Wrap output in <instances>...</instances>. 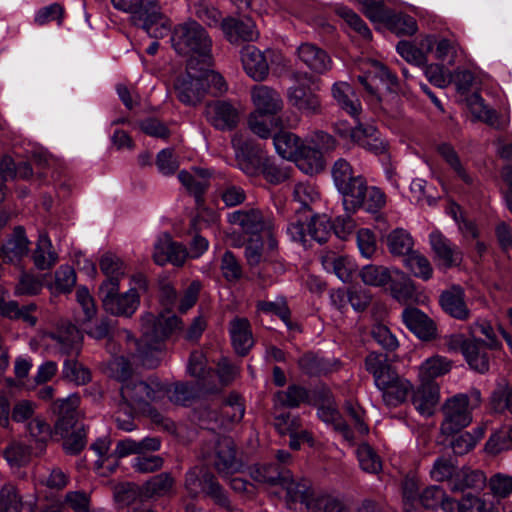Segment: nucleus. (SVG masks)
Wrapping results in <instances>:
<instances>
[{
  "label": "nucleus",
  "mask_w": 512,
  "mask_h": 512,
  "mask_svg": "<svg viewBox=\"0 0 512 512\" xmlns=\"http://www.w3.org/2000/svg\"><path fill=\"white\" fill-rule=\"evenodd\" d=\"M257 310L265 314L277 315L289 329L292 328L290 310L284 297H277L275 301H259Z\"/></svg>",
  "instance_id": "nucleus-57"
},
{
  "label": "nucleus",
  "mask_w": 512,
  "mask_h": 512,
  "mask_svg": "<svg viewBox=\"0 0 512 512\" xmlns=\"http://www.w3.org/2000/svg\"><path fill=\"white\" fill-rule=\"evenodd\" d=\"M512 447V427L503 428L491 435L486 443V450L492 454H497L503 450Z\"/></svg>",
  "instance_id": "nucleus-64"
},
{
  "label": "nucleus",
  "mask_w": 512,
  "mask_h": 512,
  "mask_svg": "<svg viewBox=\"0 0 512 512\" xmlns=\"http://www.w3.org/2000/svg\"><path fill=\"white\" fill-rule=\"evenodd\" d=\"M280 118L274 115L252 112L248 119L250 130L263 139L270 137L272 129L280 126Z\"/></svg>",
  "instance_id": "nucleus-44"
},
{
  "label": "nucleus",
  "mask_w": 512,
  "mask_h": 512,
  "mask_svg": "<svg viewBox=\"0 0 512 512\" xmlns=\"http://www.w3.org/2000/svg\"><path fill=\"white\" fill-rule=\"evenodd\" d=\"M288 471L278 464H261L251 469V477L257 482L274 486L286 479Z\"/></svg>",
  "instance_id": "nucleus-43"
},
{
  "label": "nucleus",
  "mask_w": 512,
  "mask_h": 512,
  "mask_svg": "<svg viewBox=\"0 0 512 512\" xmlns=\"http://www.w3.org/2000/svg\"><path fill=\"white\" fill-rule=\"evenodd\" d=\"M343 196V205L346 212H355L361 208L366 194L367 183L363 176L357 175L343 187L337 189Z\"/></svg>",
  "instance_id": "nucleus-30"
},
{
  "label": "nucleus",
  "mask_w": 512,
  "mask_h": 512,
  "mask_svg": "<svg viewBox=\"0 0 512 512\" xmlns=\"http://www.w3.org/2000/svg\"><path fill=\"white\" fill-rule=\"evenodd\" d=\"M121 405L131 411L145 412L149 402H160L165 399V390L158 380L145 382L137 378H131L122 384L120 389Z\"/></svg>",
  "instance_id": "nucleus-9"
},
{
  "label": "nucleus",
  "mask_w": 512,
  "mask_h": 512,
  "mask_svg": "<svg viewBox=\"0 0 512 512\" xmlns=\"http://www.w3.org/2000/svg\"><path fill=\"white\" fill-rule=\"evenodd\" d=\"M318 416L323 422L332 425L333 429L340 433L345 441L354 444V433L351 432L349 425L342 419L341 414L332 402L322 404L318 408Z\"/></svg>",
  "instance_id": "nucleus-40"
},
{
  "label": "nucleus",
  "mask_w": 512,
  "mask_h": 512,
  "mask_svg": "<svg viewBox=\"0 0 512 512\" xmlns=\"http://www.w3.org/2000/svg\"><path fill=\"white\" fill-rule=\"evenodd\" d=\"M440 304L446 313L456 319L465 320L470 316V310L465 302V292L460 286H453L443 291Z\"/></svg>",
  "instance_id": "nucleus-28"
},
{
  "label": "nucleus",
  "mask_w": 512,
  "mask_h": 512,
  "mask_svg": "<svg viewBox=\"0 0 512 512\" xmlns=\"http://www.w3.org/2000/svg\"><path fill=\"white\" fill-rule=\"evenodd\" d=\"M336 14L341 17L354 31L359 33L364 39H370L372 34L365 22L352 9L346 6H338Z\"/></svg>",
  "instance_id": "nucleus-61"
},
{
  "label": "nucleus",
  "mask_w": 512,
  "mask_h": 512,
  "mask_svg": "<svg viewBox=\"0 0 512 512\" xmlns=\"http://www.w3.org/2000/svg\"><path fill=\"white\" fill-rule=\"evenodd\" d=\"M99 267L106 279L101 283L99 292L110 289L119 290L120 281L125 277L127 266L116 254L105 253L99 260Z\"/></svg>",
  "instance_id": "nucleus-17"
},
{
  "label": "nucleus",
  "mask_w": 512,
  "mask_h": 512,
  "mask_svg": "<svg viewBox=\"0 0 512 512\" xmlns=\"http://www.w3.org/2000/svg\"><path fill=\"white\" fill-rule=\"evenodd\" d=\"M241 60L246 73L255 81L264 80L269 73L265 55L253 45L243 47Z\"/></svg>",
  "instance_id": "nucleus-24"
},
{
  "label": "nucleus",
  "mask_w": 512,
  "mask_h": 512,
  "mask_svg": "<svg viewBox=\"0 0 512 512\" xmlns=\"http://www.w3.org/2000/svg\"><path fill=\"white\" fill-rule=\"evenodd\" d=\"M229 332L237 354L246 355L254 344L249 320L241 317L234 318L230 322Z\"/></svg>",
  "instance_id": "nucleus-29"
},
{
  "label": "nucleus",
  "mask_w": 512,
  "mask_h": 512,
  "mask_svg": "<svg viewBox=\"0 0 512 512\" xmlns=\"http://www.w3.org/2000/svg\"><path fill=\"white\" fill-rule=\"evenodd\" d=\"M251 97L255 106L254 112L276 116L283 107V101L279 93L268 86H255L252 89Z\"/></svg>",
  "instance_id": "nucleus-23"
},
{
  "label": "nucleus",
  "mask_w": 512,
  "mask_h": 512,
  "mask_svg": "<svg viewBox=\"0 0 512 512\" xmlns=\"http://www.w3.org/2000/svg\"><path fill=\"white\" fill-rule=\"evenodd\" d=\"M210 172L206 169L196 168L189 172L186 170L180 171L178 179L185 189L199 202L202 195L209 186Z\"/></svg>",
  "instance_id": "nucleus-37"
},
{
  "label": "nucleus",
  "mask_w": 512,
  "mask_h": 512,
  "mask_svg": "<svg viewBox=\"0 0 512 512\" xmlns=\"http://www.w3.org/2000/svg\"><path fill=\"white\" fill-rule=\"evenodd\" d=\"M430 244L442 266L449 268L460 264L462 254L459 248L440 232L430 234Z\"/></svg>",
  "instance_id": "nucleus-25"
},
{
  "label": "nucleus",
  "mask_w": 512,
  "mask_h": 512,
  "mask_svg": "<svg viewBox=\"0 0 512 512\" xmlns=\"http://www.w3.org/2000/svg\"><path fill=\"white\" fill-rule=\"evenodd\" d=\"M103 308L114 316L131 317L140 305V296L135 288L124 293L110 289L100 291Z\"/></svg>",
  "instance_id": "nucleus-13"
},
{
  "label": "nucleus",
  "mask_w": 512,
  "mask_h": 512,
  "mask_svg": "<svg viewBox=\"0 0 512 512\" xmlns=\"http://www.w3.org/2000/svg\"><path fill=\"white\" fill-rule=\"evenodd\" d=\"M276 152L287 160L294 161L306 174H316L323 170L324 161L319 149L304 145L295 134L281 131L273 138Z\"/></svg>",
  "instance_id": "nucleus-6"
},
{
  "label": "nucleus",
  "mask_w": 512,
  "mask_h": 512,
  "mask_svg": "<svg viewBox=\"0 0 512 512\" xmlns=\"http://www.w3.org/2000/svg\"><path fill=\"white\" fill-rule=\"evenodd\" d=\"M487 347L483 341L475 337L470 338L464 345L463 356L471 369L479 373H485L489 370Z\"/></svg>",
  "instance_id": "nucleus-35"
},
{
  "label": "nucleus",
  "mask_w": 512,
  "mask_h": 512,
  "mask_svg": "<svg viewBox=\"0 0 512 512\" xmlns=\"http://www.w3.org/2000/svg\"><path fill=\"white\" fill-rule=\"evenodd\" d=\"M306 398V390L296 385L289 386L286 391H279L275 394L277 404L291 408L299 406Z\"/></svg>",
  "instance_id": "nucleus-62"
},
{
  "label": "nucleus",
  "mask_w": 512,
  "mask_h": 512,
  "mask_svg": "<svg viewBox=\"0 0 512 512\" xmlns=\"http://www.w3.org/2000/svg\"><path fill=\"white\" fill-rule=\"evenodd\" d=\"M438 152L462 181L465 183L471 182L470 176L452 146L446 143L441 144L438 146Z\"/></svg>",
  "instance_id": "nucleus-60"
},
{
  "label": "nucleus",
  "mask_w": 512,
  "mask_h": 512,
  "mask_svg": "<svg viewBox=\"0 0 512 512\" xmlns=\"http://www.w3.org/2000/svg\"><path fill=\"white\" fill-rule=\"evenodd\" d=\"M345 411L353 425L351 432L355 435V440L358 437L364 436L368 433L369 428L365 422V412L357 402L347 401L345 404Z\"/></svg>",
  "instance_id": "nucleus-56"
},
{
  "label": "nucleus",
  "mask_w": 512,
  "mask_h": 512,
  "mask_svg": "<svg viewBox=\"0 0 512 512\" xmlns=\"http://www.w3.org/2000/svg\"><path fill=\"white\" fill-rule=\"evenodd\" d=\"M232 145L235 149L237 167L247 176H257L264 165V157L258 148L251 142L243 140L241 136H234Z\"/></svg>",
  "instance_id": "nucleus-14"
},
{
  "label": "nucleus",
  "mask_w": 512,
  "mask_h": 512,
  "mask_svg": "<svg viewBox=\"0 0 512 512\" xmlns=\"http://www.w3.org/2000/svg\"><path fill=\"white\" fill-rule=\"evenodd\" d=\"M285 478L280 485L286 490L288 502L304 504L308 510L314 512L315 499L320 494H314L310 482L306 479L295 480L290 471Z\"/></svg>",
  "instance_id": "nucleus-18"
},
{
  "label": "nucleus",
  "mask_w": 512,
  "mask_h": 512,
  "mask_svg": "<svg viewBox=\"0 0 512 512\" xmlns=\"http://www.w3.org/2000/svg\"><path fill=\"white\" fill-rule=\"evenodd\" d=\"M114 8L128 12L135 25L150 37L163 38L170 30V23L161 11L158 0H111Z\"/></svg>",
  "instance_id": "nucleus-5"
},
{
  "label": "nucleus",
  "mask_w": 512,
  "mask_h": 512,
  "mask_svg": "<svg viewBox=\"0 0 512 512\" xmlns=\"http://www.w3.org/2000/svg\"><path fill=\"white\" fill-rule=\"evenodd\" d=\"M288 99L291 105L307 115L321 113L319 97L304 87H291L288 92Z\"/></svg>",
  "instance_id": "nucleus-34"
},
{
  "label": "nucleus",
  "mask_w": 512,
  "mask_h": 512,
  "mask_svg": "<svg viewBox=\"0 0 512 512\" xmlns=\"http://www.w3.org/2000/svg\"><path fill=\"white\" fill-rule=\"evenodd\" d=\"M206 328V321L202 316L195 317L189 328L184 331L182 321L175 315L155 316L145 314L141 319L142 337L140 345L149 350H160L162 343L169 335L179 332L189 341L199 339Z\"/></svg>",
  "instance_id": "nucleus-2"
},
{
  "label": "nucleus",
  "mask_w": 512,
  "mask_h": 512,
  "mask_svg": "<svg viewBox=\"0 0 512 512\" xmlns=\"http://www.w3.org/2000/svg\"><path fill=\"white\" fill-rule=\"evenodd\" d=\"M434 37L425 36L420 42V48L408 41H400L397 46V52L409 63L415 65H424L426 63V54L433 51Z\"/></svg>",
  "instance_id": "nucleus-36"
},
{
  "label": "nucleus",
  "mask_w": 512,
  "mask_h": 512,
  "mask_svg": "<svg viewBox=\"0 0 512 512\" xmlns=\"http://www.w3.org/2000/svg\"><path fill=\"white\" fill-rule=\"evenodd\" d=\"M204 114L207 121L218 130H232L239 121L238 108L225 100L208 103Z\"/></svg>",
  "instance_id": "nucleus-16"
},
{
  "label": "nucleus",
  "mask_w": 512,
  "mask_h": 512,
  "mask_svg": "<svg viewBox=\"0 0 512 512\" xmlns=\"http://www.w3.org/2000/svg\"><path fill=\"white\" fill-rule=\"evenodd\" d=\"M175 51L188 57L189 67L212 66V40L207 31L195 20H189L174 28L171 38Z\"/></svg>",
  "instance_id": "nucleus-3"
},
{
  "label": "nucleus",
  "mask_w": 512,
  "mask_h": 512,
  "mask_svg": "<svg viewBox=\"0 0 512 512\" xmlns=\"http://www.w3.org/2000/svg\"><path fill=\"white\" fill-rule=\"evenodd\" d=\"M482 402L481 393L477 389L468 394H456L448 398L442 406L443 421L440 430L444 435L458 433L472 422V410Z\"/></svg>",
  "instance_id": "nucleus-7"
},
{
  "label": "nucleus",
  "mask_w": 512,
  "mask_h": 512,
  "mask_svg": "<svg viewBox=\"0 0 512 512\" xmlns=\"http://www.w3.org/2000/svg\"><path fill=\"white\" fill-rule=\"evenodd\" d=\"M321 262L327 272L334 273L343 282H348L352 274L357 270V266L352 258L337 255L334 252L323 254Z\"/></svg>",
  "instance_id": "nucleus-32"
},
{
  "label": "nucleus",
  "mask_w": 512,
  "mask_h": 512,
  "mask_svg": "<svg viewBox=\"0 0 512 512\" xmlns=\"http://www.w3.org/2000/svg\"><path fill=\"white\" fill-rule=\"evenodd\" d=\"M58 256L52 249V243L46 234L39 236L37 247L33 253V261L38 269L46 270L57 262Z\"/></svg>",
  "instance_id": "nucleus-45"
},
{
  "label": "nucleus",
  "mask_w": 512,
  "mask_h": 512,
  "mask_svg": "<svg viewBox=\"0 0 512 512\" xmlns=\"http://www.w3.org/2000/svg\"><path fill=\"white\" fill-rule=\"evenodd\" d=\"M63 377L77 385H85L91 380L90 371L75 360H66L62 370Z\"/></svg>",
  "instance_id": "nucleus-59"
},
{
  "label": "nucleus",
  "mask_w": 512,
  "mask_h": 512,
  "mask_svg": "<svg viewBox=\"0 0 512 512\" xmlns=\"http://www.w3.org/2000/svg\"><path fill=\"white\" fill-rule=\"evenodd\" d=\"M413 239L410 234L401 228H397L387 236V246L393 255L407 256L413 250Z\"/></svg>",
  "instance_id": "nucleus-49"
},
{
  "label": "nucleus",
  "mask_w": 512,
  "mask_h": 512,
  "mask_svg": "<svg viewBox=\"0 0 512 512\" xmlns=\"http://www.w3.org/2000/svg\"><path fill=\"white\" fill-rule=\"evenodd\" d=\"M406 327L421 340H431L436 336L434 322L417 308H406L402 313Z\"/></svg>",
  "instance_id": "nucleus-21"
},
{
  "label": "nucleus",
  "mask_w": 512,
  "mask_h": 512,
  "mask_svg": "<svg viewBox=\"0 0 512 512\" xmlns=\"http://www.w3.org/2000/svg\"><path fill=\"white\" fill-rule=\"evenodd\" d=\"M434 46L435 58L446 61L449 65H454L457 59L463 54L460 45L456 41L447 38H442L438 41L434 39Z\"/></svg>",
  "instance_id": "nucleus-51"
},
{
  "label": "nucleus",
  "mask_w": 512,
  "mask_h": 512,
  "mask_svg": "<svg viewBox=\"0 0 512 512\" xmlns=\"http://www.w3.org/2000/svg\"><path fill=\"white\" fill-rule=\"evenodd\" d=\"M228 222L239 226L245 233L257 235L265 233L266 235L274 233V221L269 216H264L259 209H241L228 214Z\"/></svg>",
  "instance_id": "nucleus-12"
},
{
  "label": "nucleus",
  "mask_w": 512,
  "mask_h": 512,
  "mask_svg": "<svg viewBox=\"0 0 512 512\" xmlns=\"http://www.w3.org/2000/svg\"><path fill=\"white\" fill-rule=\"evenodd\" d=\"M405 267L416 277L428 280L432 276L433 269L429 260L418 252L412 251L404 260Z\"/></svg>",
  "instance_id": "nucleus-54"
},
{
  "label": "nucleus",
  "mask_w": 512,
  "mask_h": 512,
  "mask_svg": "<svg viewBox=\"0 0 512 512\" xmlns=\"http://www.w3.org/2000/svg\"><path fill=\"white\" fill-rule=\"evenodd\" d=\"M366 369L374 377L377 388L382 392V399L389 407L403 403L412 390V384L402 378L388 363L384 354L370 353L365 360Z\"/></svg>",
  "instance_id": "nucleus-4"
},
{
  "label": "nucleus",
  "mask_w": 512,
  "mask_h": 512,
  "mask_svg": "<svg viewBox=\"0 0 512 512\" xmlns=\"http://www.w3.org/2000/svg\"><path fill=\"white\" fill-rule=\"evenodd\" d=\"M297 56L310 70L319 74L330 70L332 65L329 55L312 43H302L297 48Z\"/></svg>",
  "instance_id": "nucleus-22"
},
{
  "label": "nucleus",
  "mask_w": 512,
  "mask_h": 512,
  "mask_svg": "<svg viewBox=\"0 0 512 512\" xmlns=\"http://www.w3.org/2000/svg\"><path fill=\"white\" fill-rule=\"evenodd\" d=\"M175 480L170 473H160L149 479L143 485V493L146 497L164 496L170 493Z\"/></svg>",
  "instance_id": "nucleus-50"
},
{
  "label": "nucleus",
  "mask_w": 512,
  "mask_h": 512,
  "mask_svg": "<svg viewBox=\"0 0 512 512\" xmlns=\"http://www.w3.org/2000/svg\"><path fill=\"white\" fill-rule=\"evenodd\" d=\"M355 140L353 143L363 147L376 155L386 152L387 145L380 136L378 130L372 125L356 126Z\"/></svg>",
  "instance_id": "nucleus-38"
},
{
  "label": "nucleus",
  "mask_w": 512,
  "mask_h": 512,
  "mask_svg": "<svg viewBox=\"0 0 512 512\" xmlns=\"http://www.w3.org/2000/svg\"><path fill=\"white\" fill-rule=\"evenodd\" d=\"M390 282V291L398 302L407 304L416 297V288L414 282L409 276L399 269L392 270Z\"/></svg>",
  "instance_id": "nucleus-39"
},
{
  "label": "nucleus",
  "mask_w": 512,
  "mask_h": 512,
  "mask_svg": "<svg viewBox=\"0 0 512 512\" xmlns=\"http://www.w3.org/2000/svg\"><path fill=\"white\" fill-rule=\"evenodd\" d=\"M78 405L79 398L77 396L59 399L53 403V413L58 415V419L54 425L55 435L63 437L67 436L77 428H84V426L77 420Z\"/></svg>",
  "instance_id": "nucleus-15"
},
{
  "label": "nucleus",
  "mask_w": 512,
  "mask_h": 512,
  "mask_svg": "<svg viewBox=\"0 0 512 512\" xmlns=\"http://www.w3.org/2000/svg\"><path fill=\"white\" fill-rule=\"evenodd\" d=\"M307 238L318 243H324L330 236L332 225L326 215H317L306 223Z\"/></svg>",
  "instance_id": "nucleus-52"
},
{
  "label": "nucleus",
  "mask_w": 512,
  "mask_h": 512,
  "mask_svg": "<svg viewBox=\"0 0 512 512\" xmlns=\"http://www.w3.org/2000/svg\"><path fill=\"white\" fill-rule=\"evenodd\" d=\"M221 26L227 40L231 43L239 41L251 42L255 41L259 36L255 23L250 17H229L222 21Z\"/></svg>",
  "instance_id": "nucleus-19"
},
{
  "label": "nucleus",
  "mask_w": 512,
  "mask_h": 512,
  "mask_svg": "<svg viewBox=\"0 0 512 512\" xmlns=\"http://www.w3.org/2000/svg\"><path fill=\"white\" fill-rule=\"evenodd\" d=\"M213 464L219 475L223 478L240 470L241 463L236 458L235 446L231 439L223 438L218 441Z\"/></svg>",
  "instance_id": "nucleus-20"
},
{
  "label": "nucleus",
  "mask_w": 512,
  "mask_h": 512,
  "mask_svg": "<svg viewBox=\"0 0 512 512\" xmlns=\"http://www.w3.org/2000/svg\"><path fill=\"white\" fill-rule=\"evenodd\" d=\"M51 338L63 354L78 355L81 350L83 335L73 324L62 325L55 333L51 334Z\"/></svg>",
  "instance_id": "nucleus-26"
},
{
  "label": "nucleus",
  "mask_w": 512,
  "mask_h": 512,
  "mask_svg": "<svg viewBox=\"0 0 512 512\" xmlns=\"http://www.w3.org/2000/svg\"><path fill=\"white\" fill-rule=\"evenodd\" d=\"M332 96L337 105L352 117L361 112V102L354 89L347 82H336L332 86Z\"/></svg>",
  "instance_id": "nucleus-33"
},
{
  "label": "nucleus",
  "mask_w": 512,
  "mask_h": 512,
  "mask_svg": "<svg viewBox=\"0 0 512 512\" xmlns=\"http://www.w3.org/2000/svg\"><path fill=\"white\" fill-rule=\"evenodd\" d=\"M452 364L447 358L434 355L426 359L419 367V378L421 382L434 383L433 380L443 376L451 370Z\"/></svg>",
  "instance_id": "nucleus-42"
},
{
  "label": "nucleus",
  "mask_w": 512,
  "mask_h": 512,
  "mask_svg": "<svg viewBox=\"0 0 512 512\" xmlns=\"http://www.w3.org/2000/svg\"><path fill=\"white\" fill-rule=\"evenodd\" d=\"M357 458L362 470L368 473L376 474L382 469L380 457L374 449L367 443L359 445L356 450Z\"/></svg>",
  "instance_id": "nucleus-55"
},
{
  "label": "nucleus",
  "mask_w": 512,
  "mask_h": 512,
  "mask_svg": "<svg viewBox=\"0 0 512 512\" xmlns=\"http://www.w3.org/2000/svg\"><path fill=\"white\" fill-rule=\"evenodd\" d=\"M260 174H262L264 179L270 184L277 185L289 178L290 166L278 163L275 159L267 157L266 160H264Z\"/></svg>",
  "instance_id": "nucleus-53"
},
{
  "label": "nucleus",
  "mask_w": 512,
  "mask_h": 512,
  "mask_svg": "<svg viewBox=\"0 0 512 512\" xmlns=\"http://www.w3.org/2000/svg\"><path fill=\"white\" fill-rule=\"evenodd\" d=\"M29 252V241L22 227H16L11 237L0 247V259L18 263Z\"/></svg>",
  "instance_id": "nucleus-27"
},
{
  "label": "nucleus",
  "mask_w": 512,
  "mask_h": 512,
  "mask_svg": "<svg viewBox=\"0 0 512 512\" xmlns=\"http://www.w3.org/2000/svg\"><path fill=\"white\" fill-rule=\"evenodd\" d=\"M176 98L186 106H196L207 94L218 95L226 92L227 84L223 76L210 66H186V72L174 81Z\"/></svg>",
  "instance_id": "nucleus-1"
},
{
  "label": "nucleus",
  "mask_w": 512,
  "mask_h": 512,
  "mask_svg": "<svg viewBox=\"0 0 512 512\" xmlns=\"http://www.w3.org/2000/svg\"><path fill=\"white\" fill-rule=\"evenodd\" d=\"M267 247L262 238L250 239L245 246V258L247 264L253 269V273L266 283L271 279L269 268L272 265L274 251L277 248V240L274 233L267 235Z\"/></svg>",
  "instance_id": "nucleus-10"
},
{
  "label": "nucleus",
  "mask_w": 512,
  "mask_h": 512,
  "mask_svg": "<svg viewBox=\"0 0 512 512\" xmlns=\"http://www.w3.org/2000/svg\"><path fill=\"white\" fill-rule=\"evenodd\" d=\"M298 365L306 374L321 375L334 371L337 363L329 359L318 357L313 353H307L299 358Z\"/></svg>",
  "instance_id": "nucleus-46"
},
{
  "label": "nucleus",
  "mask_w": 512,
  "mask_h": 512,
  "mask_svg": "<svg viewBox=\"0 0 512 512\" xmlns=\"http://www.w3.org/2000/svg\"><path fill=\"white\" fill-rule=\"evenodd\" d=\"M184 487L189 497L197 498L201 492L211 497L215 504H225L226 492L216 477L203 467H193L185 474Z\"/></svg>",
  "instance_id": "nucleus-11"
},
{
  "label": "nucleus",
  "mask_w": 512,
  "mask_h": 512,
  "mask_svg": "<svg viewBox=\"0 0 512 512\" xmlns=\"http://www.w3.org/2000/svg\"><path fill=\"white\" fill-rule=\"evenodd\" d=\"M21 498L15 487L4 485L0 490V512H21Z\"/></svg>",
  "instance_id": "nucleus-63"
},
{
  "label": "nucleus",
  "mask_w": 512,
  "mask_h": 512,
  "mask_svg": "<svg viewBox=\"0 0 512 512\" xmlns=\"http://www.w3.org/2000/svg\"><path fill=\"white\" fill-rule=\"evenodd\" d=\"M244 412L245 408L240 396L237 394H231L221 407V419L216 417L215 412H213V415L215 421L220 422V426H226L230 423L241 421L244 416Z\"/></svg>",
  "instance_id": "nucleus-47"
},
{
  "label": "nucleus",
  "mask_w": 512,
  "mask_h": 512,
  "mask_svg": "<svg viewBox=\"0 0 512 512\" xmlns=\"http://www.w3.org/2000/svg\"><path fill=\"white\" fill-rule=\"evenodd\" d=\"M466 101L471 114L476 120L482 121L494 128L503 127L497 112L494 109L488 107L485 104L484 99L478 93L471 94L467 97Z\"/></svg>",
  "instance_id": "nucleus-41"
},
{
  "label": "nucleus",
  "mask_w": 512,
  "mask_h": 512,
  "mask_svg": "<svg viewBox=\"0 0 512 512\" xmlns=\"http://www.w3.org/2000/svg\"><path fill=\"white\" fill-rule=\"evenodd\" d=\"M392 271L383 266L366 265L360 271L362 281L371 286H383L389 282Z\"/></svg>",
  "instance_id": "nucleus-58"
},
{
  "label": "nucleus",
  "mask_w": 512,
  "mask_h": 512,
  "mask_svg": "<svg viewBox=\"0 0 512 512\" xmlns=\"http://www.w3.org/2000/svg\"><path fill=\"white\" fill-rule=\"evenodd\" d=\"M439 401V387L436 383L421 382V385L412 396L415 409L422 415L429 417Z\"/></svg>",
  "instance_id": "nucleus-31"
},
{
  "label": "nucleus",
  "mask_w": 512,
  "mask_h": 512,
  "mask_svg": "<svg viewBox=\"0 0 512 512\" xmlns=\"http://www.w3.org/2000/svg\"><path fill=\"white\" fill-rule=\"evenodd\" d=\"M209 242L206 238L195 235L190 244V252H187L185 246L174 242L167 233L161 234L154 243L153 259L158 265L171 263L175 266H182L187 257L198 258L208 248Z\"/></svg>",
  "instance_id": "nucleus-8"
},
{
  "label": "nucleus",
  "mask_w": 512,
  "mask_h": 512,
  "mask_svg": "<svg viewBox=\"0 0 512 512\" xmlns=\"http://www.w3.org/2000/svg\"><path fill=\"white\" fill-rule=\"evenodd\" d=\"M396 35H413L418 27L414 17L407 14H390L386 11V18L382 21Z\"/></svg>",
  "instance_id": "nucleus-48"
}]
</instances>
